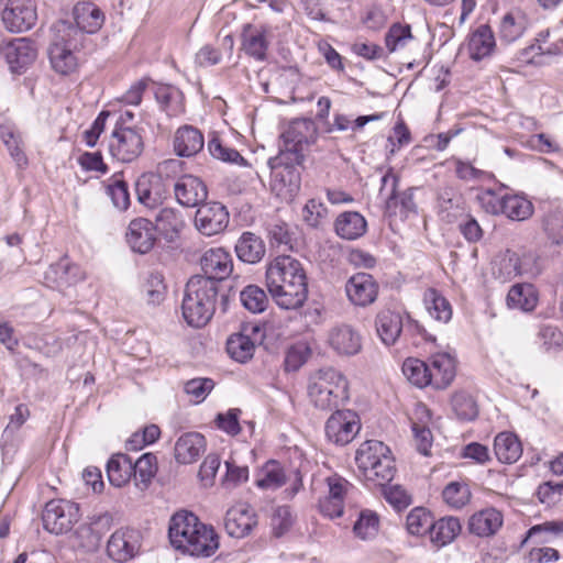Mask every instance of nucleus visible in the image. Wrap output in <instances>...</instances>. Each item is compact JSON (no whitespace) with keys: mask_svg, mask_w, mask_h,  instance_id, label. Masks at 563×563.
<instances>
[{"mask_svg":"<svg viewBox=\"0 0 563 563\" xmlns=\"http://www.w3.org/2000/svg\"><path fill=\"white\" fill-rule=\"evenodd\" d=\"M503 526V515L495 508L475 512L468 520V530L478 537H490Z\"/></svg>","mask_w":563,"mask_h":563,"instance_id":"nucleus-31","label":"nucleus"},{"mask_svg":"<svg viewBox=\"0 0 563 563\" xmlns=\"http://www.w3.org/2000/svg\"><path fill=\"white\" fill-rule=\"evenodd\" d=\"M1 49L11 71L18 74L32 65L37 55L34 43L27 37L13 38Z\"/></svg>","mask_w":563,"mask_h":563,"instance_id":"nucleus-18","label":"nucleus"},{"mask_svg":"<svg viewBox=\"0 0 563 563\" xmlns=\"http://www.w3.org/2000/svg\"><path fill=\"white\" fill-rule=\"evenodd\" d=\"M133 473L132 460L123 453L113 454L107 463V475L114 487L126 485Z\"/></svg>","mask_w":563,"mask_h":563,"instance_id":"nucleus-39","label":"nucleus"},{"mask_svg":"<svg viewBox=\"0 0 563 563\" xmlns=\"http://www.w3.org/2000/svg\"><path fill=\"white\" fill-rule=\"evenodd\" d=\"M336 234L344 240H356L367 229L365 218L356 211H345L338 216L334 222Z\"/></svg>","mask_w":563,"mask_h":563,"instance_id":"nucleus-33","label":"nucleus"},{"mask_svg":"<svg viewBox=\"0 0 563 563\" xmlns=\"http://www.w3.org/2000/svg\"><path fill=\"white\" fill-rule=\"evenodd\" d=\"M398 176L391 170L382 177L379 195L385 197L386 212L390 216L397 214L398 210L400 213L407 214L416 209L413 189L408 188L405 191L398 192Z\"/></svg>","mask_w":563,"mask_h":563,"instance_id":"nucleus-13","label":"nucleus"},{"mask_svg":"<svg viewBox=\"0 0 563 563\" xmlns=\"http://www.w3.org/2000/svg\"><path fill=\"white\" fill-rule=\"evenodd\" d=\"M376 333L380 341L387 345H394L405 329L407 333H421L422 327L405 311H397L389 308L379 310L375 317Z\"/></svg>","mask_w":563,"mask_h":563,"instance_id":"nucleus-6","label":"nucleus"},{"mask_svg":"<svg viewBox=\"0 0 563 563\" xmlns=\"http://www.w3.org/2000/svg\"><path fill=\"white\" fill-rule=\"evenodd\" d=\"M361 430V420L353 410H336L327 420L325 437L335 445H346L353 441Z\"/></svg>","mask_w":563,"mask_h":563,"instance_id":"nucleus-10","label":"nucleus"},{"mask_svg":"<svg viewBox=\"0 0 563 563\" xmlns=\"http://www.w3.org/2000/svg\"><path fill=\"white\" fill-rule=\"evenodd\" d=\"M542 229L552 244L563 246V208L545 213L542 219Z\"/></svg>","mask_w":563,"mask_h":563,"instance_id":"nucleus-50","label":"nucleus"},{"mask_svg":"<svg viewBox=\"0 0 563 563\" xmlns=\"http://www.w3.org/2000/svg\"><path fill=\"white\" fill-rule=\"evenodd\" d=\"M200 266L203 272L201 277L217 283L228 278L233 272L231 254L223 247H211L200 257Z\"/></svg>","mask_w":563,"mask_h":563,"instance_id":"nucleus-16","label":"nucleus"},{"mask_svg":"<svg viewBox=\"0 0 563 563\" xmlns=\"http://www.w3.org/2000/svg\"><path fill=\"white\" fill-rule=\"evenodd\" d=\"M390 450L382 441L367 440L363 442L355 453V463L362 476L380 461Z\"/></svg>","mask_w":563,"mask_h":563,"instance_id":"nucleus-32","label":"nucleus"},{"mask_svg":"<svg viewBox=\"0 0 563 563\" xmlns=\"http://www.w3.org/2000/svg\"><path fill=\"white\" fill-rule=\"evenodd\" d=\"M109 519L107 516H98L85 522L76 530V538L79 545L87 551H96L100 547L101 539Z\"/></svg>","mask_w":563,"mask_h":563,"instance_id":"nucleus-30","label":"nucleus"},{"mask_svg":"<svg viewBox=\"0 0 563 563\" xmlns=\"http://www.w3.org/2000/svg\"><path fill=\"white\" fill-rule=\"evenodd\" d=\"M219 286L211 279L192 276L185 289L181 311L185 321L195 328L206 325L216 311Z\"/></svg>","mask_w":563,"mask_h":563,"instance_id":"nucleus-3","label":"nucleus"},{"mask_svg":"<svg viewBox=\"0 0 563 563\" xmlns=\"http://www.w3.org/2000/svg\"><path fill=\"white\" fill-rule=\"evenodd\" d=\"M164 277L161 273L150 274L145 285L144 291L148 303L158 305L163 301L165 295Z\"/></svg>","mask_w":563,"mask_h":563,"instance_id":"nucleus-61","label":"nucleus"},{"mask_svg":"<svg viewBox=\"0 0 563 563\" xmlns=\"http://www.w3.org/2000/svg\"><path fill=\"white\" fill-rule=\"evenodd\" d=\"M80 516L78 504L65 499H53L46 503L42 520L45 530L54 534H63L73 529Z\"/></svg>","mask_w":563,"mask_h":563,"instance_id":"nucleus-8","label":"nucleus"},{"mask_svg":"<svg viewBox=\"0 0 563 563\" xmlns=\"http://www.w3.org/2000/svg\"><path fill=\"white\" fill-rule=\"evenodd\" d=\"M310 355V349L309 346L303 343L299 342L286 351L285 360H284V367L287 372H296L298 371L308 360Z\"/></svg>","mask_w":563,"mask_h":563,"instance_id":"nucleus-56","label":"nucleus"},{"mask_svg":"<svg viewBox=\"0 0 563 563\" xmlns=\"http://www.w3.org/2000/svg\"><path fill=\"white\" fill-rule=\"evenodd\" d=\"M4 27L11 33L31 30L37 21L34 0H8L1 14Z\"/></svg>","mask_w":563,"mask_h":563,"instance_id":"nucleus-11","label":"nucleus"},{"mask_svg":"<svg viewBox=\"0 0 563 563\" xmlns=\"http://www.w3.org/2000/svg\"><path fill=\"white\" fill-rule=\"evenodd\" d=\"M141 548V534L134 529H120L112 533L107 543V553L115 562L133 559Z\"/></svg>","mask_w":563,"mask_h":563,"instance_id":"nucleus-15","label":"nucleus"},{"mask_svg":"<svg viewBox=\"0 0 563 563\" xmlns=\"http://www.w3.org/2000/svg\"><path fill=\"white\" fill-rule=\"evenodd\" d=\"M412 40L409 25L394 24L386 34V46L390 52L405 47Z\"/></svg>","mask_w":563,"mask_h":563,"instance_id":"nucleus-60","label":"nucleus"},{"mask_svg":"<svg viewBox=\"0 0 563 563\" xmlns=\"http://www.w3.org/2000/svg\"><path fill=\"white\" fill-rule=\"evenodd\" d=\"M461 530L462 526L459 518L452 516L442 517L439 520H432L429 532L430 540L435 547L441 548L454 541Z\"/></svg>","mask_w":563,"mask_h":563,"instance_id":"nucleus-35","label":"nucleus"},{"mask_svg":"<svg viewBox=\"0 0 563 563\" xmlns=\"http://www.w3.org/2000/svg\"><path fill=\"white\" fill-rule=\"evenodd\" d=\"M86 38L71 23H55L54 38L48 51L52 67L62 75L73 73L77 67L76 52L84 47Z\"/></svg>","mask_w":563,"mask_h":563,"instance_id":"nucleus-4","label":"nucleus"},{"mask_svg":"<svg viewBox=\"0 0 563 563\" xmlns=\"http://www.w3.org/2000/svg\"><path fill=\"white\" fill-rule=\"evenodd\" d=\"M206 448L207 442L201 433H184L175 443V459L180 464H191L200 457Z\"/></svg>","mask_w":563,"mask_h":563,"instance_id":"nucleus-27","label":"nucleus"},{"mask_svg":"<svg viewBox=\"0 0 563 563\" xmlns=\"http://www.w3.org/2000/svg\"><path fill=\"white\" fill-rule=\"evenodd\" d=\"M494 451L499 462L512 464L520 459L522 446L517 435L511 432H501L495 438Z\"/></svg>","mask_w":563,"mask_h":563,"instance_id":"nucleus-38","label":"nucleus"},{"mask_svg":"<svg viewBox=\"0 0 563 563\" xmlns=\"http://www.w3.org/2000/svg\"><path fill=\"white\" fill-rule=\"evenodd\" d=\"M328 495L319 500L320 512L331 519L343 515L344 498L352 485L343 477L333 475L327 478Z\"/></svg>","mask_w":563,"mask_h":563,"instance_id":"nucleus-19","label":"nucleus"},{"mask_svg":"<svg viewBox=\"0 0 563 563\" xmlns=\"http://www.w3.org/2000/svg\"><path fill=\"white\" fill-rule=\"evenodd\" d=\"M402 373L407 379L419 388L431 385L427 362L419 358H407L402 364Z\"/></svg>","mask_w":563,"mask_h":563,"instance_id":"nucleus-51","label":"nucleus"},{"mask_svg":"<svg viewBox=\"0 0 563 563\" xmlns=\"http://www.w3.org/2000/svg\"><path fill=\"white\" fill-rule=\"evenodd\" d=\"M379 530V517L376 512L364 509L360 511L353 526L354 536L361 540L374 539Z\"/></svg>","mask_w":563,"mask_h":563,"instance_id":"nucleus-49","label":"nucleus"},{"mask_svg":"<svg viewBox=\"0 0 563 563\" xmlns=\"http://www.w3.org/2000/svg\"><path fill=\"white\" fill-rule=\"evenodd\" d=\"M107 192L111 197V200L115 208L120 210H126L130 206V195L128 190V184L114 175L111 178V183L107 187Z\"/></svg>","mask_w":563,"mask_h":563,"instance_id":"nucleus-59","label":"nucleus"},{"mask_svg":"<svg viewBox=\"0 0 563 563\" xmlns=\"http://www.w3.org/2000/svg\"><path fill=\"white\" fill-rule=\"evenodd\" d=\"M268 45L267 30L264 26L256 27L251 24L244 26L242 46L249 56L256 60H265Z\"/></svg>","mask_w":563,"mask_h":563,"instance_id":"nucleus-29","label":"nucleus"},{"mask_svg":"<svg viewBox=\"0 0 563 563\" xmlns=\"http://www.w3.org/2000/svg\"><path fill=\"white\" fill-rule=\"evenodd\" d=\"M538 499L548 506L554 505L563 499V482H545L537 489Z\"/></svg>","mask_w":563,"mask_h":563,"instance_id":"nucleus-63","label":"nucleus"},{"mask_svg":"<svg viewBox=\"0 0 563 563\" xmlns=\"http://www.w3.org/2000/svg\"><path fill=\"white\" fill-rule=\"evenodd\" d=\"M265 280L271 296L280 308L297 309L307 300L306 272L301 263L292 256L282 255L269 262Z\"/></svg>","mask_w":563,"mask_h":563,"instance_id":"nucleus-1","label":"nucleus"},{"mask_svg":"<svg viewBox=\"0 0 563 563\" xmlns=\"http://www.w3.org/2000/svg\"><path fill=\"white\" fill-rule=\"evenodd\" d=\"M382 117H383L382 113H376V114H371V115H361V117L356 118L354 121H352V119L345 114L335 113L334 119H333V124L329 129V131L330 132L334 131V130L346 131L349 128H352L353 130L362 129L367 123L382 119Z\"/></svg>","mask_w":563,"mask_h":563,"instance_id":"nucleus-57","label":"nucleus"},{"mask_svg":"<svg viewBox=\"0 0 563 563\" xmlns=\"http://www.w3.org/2000/svg\"><path fill=\"white\" fill-rule=\"evenodd\" d=\"M242 305L253 313L263 312L268 303L265 291L256 286L249 285L240 294Z\"/></svg>","mask_w":563,"mask_h":563,"instance_id":"nucleus-53","label":"nucleus"},{"mask_svg":"<svg viewBox=\"0 0 563 563\" xmlns=\"http://www.w3.org/2000/svg\"><path fill=\"white\" fill-rule=\"evenodd\" d=\"M144 150L140 130L115 125L109 140V151L113 158L122 163L135 161Z\"/></svg>","mask_w":563,"mask_h":563,"instance_id":"nucleus-9","label":"nucleus"},{"mask_svg":"<svg viewBox=\"0 0 563 563\" xmlns=\"http://www.w3.org/2000/svg\"><path fill=\"white\" fill-rule=\"evenodd\" d=\"M266 247L263 240L252 232H244L235 244V253L244 263H258L265 255Z\"/></svg>","mask_w":563,"mask_h":563,"instance_id":"nucleus-36","label":"nucleus"},{"mask_svg":"<svg viewBox=\"0 0 563 563\" xmlns=\"http://www.w3.org/2000/svg\"><path fill=\"white\" fill-rule=\"evenodd\" d=\"M395 473V461L390 452L380 459V461L373 466V470L366 472L363 477L375 486H385V484L389 483L394 478Z\"/></svg>","mask_w":563,"mask_h":563,"instance_id":"nucleus-48","label":"nucleus"},{"mask_svg":"<svg viewBox=\"0 0 563 563\" xmlns=\"http://www.w3.org/2000/svg\"><path fill=\"white\" fill-rule=\"evenodd\" d=\"M229 221L230 214L227 207L221 202L211 201L199 206L194 224L200 234L210 238L222 233Z\"/></svg>","mask_w":563,"mask_h":563,"instance_id":"nucleus-12","label":"nucleus"},{"mask_svg":"<svg viewBox=\"0 0 563 563\" xmlns=\"http://www.w3.org/2000/svg\"><path fill=\"white\" fill-rule=\"evenodd\" d=\"M506 300L509 308L531 311L538 298L530 284H517L509 289Z\"/></svg>","mask_w":563,"mask_h":563,"instance_id":"nucleus-43","label":"nucleus"},{"mask_svg":"<svg viewBox=\"0 0 563 563\" xmlns=\"http://www.w3.org/2000/svg\"><path fill=\"white\" fill-rule=\"evenodd\" d=\"M378 288L374 277L366 273H357L351 276L345 284L347 299L357 307H367L375 302Z\"/></svg>","mask_w":563,"mask_h":563,"instance_id":"nucleus-17","label":"nucleus"},{"mask_svg":"<svg viewBox=\"0 0 563 563\" xmlns=\"http://www.w3.org/2000/svg\"><path fill=\"white\" fill-rule=\"evenodd\" d=\"M411 429L417 450L423 455H429L433 442L431 430L427 424L415 421L411 424Z\"/></svg>","mask_w":563,"mask_h":563,"instance_id":"nucleus-64","label":"nucleus"},{"mask_svg":"<svg viewBox=\"0 0 563 563\" xmlns=\"http://www.w3.org/2000/svg\"><path fill=\"white\" fill-rule=\"evenodd\" d=\"M282 137L284 150L280 153H287L292 163L302 164L305 151L317 141L318 129L310 119H296L289 123Z\"/></svg>","mask_w":563,"mask_h":563,"instance_id":"nucleus-7","label":"nucleus"},{"mask_svg":"<svg viewBox=\"0 0 563 563\" xmlns=\"http://www.w3.org/2000/svg\"><path fill=\"white\" fill-rule=\"evenodd\" d=\"M308 394L314 407L331 410L349 399L347 380L334 368L320 369L312 376Z\"/></svg>","mask_w":563,"mask_h":563,"instance_id":"nucleus-5","label":"nucleus"},{"mask_svg":"<svg viewBox=\"0 0 563 563\" xmlns=\"http://www.w3.org/2000/svg\"><path fill=\"white\" fill-rule=\"evenodd\" d=\"M208 150L214 158L222 162L238 165L245 164V159L236 150L223 145L218 137H213L209 141Z\"/></svg>","mask_w":563,"mask_h":563,"instance_id":"nucleus-58","label":"nucleus"},{"mask_svg":"<svg viewBox=\"0 0 563 563\" xmlns=\"http://www.w3.org/2000/svg\"><path fill=\"white\" fill-rule=\"evenodd\" d=\"M528 26V19L525 13L519 10L506 13L500 22V38L507 43H511L520 38Z\"/></svg>","mask_w":563,"mask_h":563,"instance_id":"nucleus-41","label":"nucleus"},{"mask_svg":"<svg viewBox=\"0 0 563 563\" xmlns=\"http://www.w3.org/2000/svg\"><path fill=\"white\" fill-rule=\"evenodd\" d=\"M286 482L284 468L276 461H268L256 476V485L263 489H277Z\"/></svg>","mask_w":563,"mask_h":563,"instance_id":"nucleus-47","label":"nucleus"},{"mask_svg":"<svg viewBox=\"0 0 563 563\" xmlns=\"http://www.w3.org/2000/svg\"><path fill=\"white\" fill-rule=\"evenodd\" d=\"M256 523L254 511L246 505H239L227 511L224 528L231 537L243 538L251 532Z\"/></svg>","mask_w":563,"mask_h":563,"instance_id":"nucleus-26","label":"nucleus"},{"mask_svg":"<svg viewBox=\"0 0 563 563\" xmlns=\"http://www.w3.org/2000/svg\"><path fill=\"white\" fill-rule=\"evenodd\" d=\"M155 229L166 239L174 240L183 231L185 220L179 210L175 208H163L155 217Z\"/></svg>","mask_w":563,"mask_h":563,"instance_id":"nucleus-40","label":"nucleus"},{"mask_svg":"<svg viewBox=\"0 0 563 563\" xmlns=\"http://www.w3.org/2000/svg\"><path fill=\"white\" fill-rule=\"evenodd\" d=\"M423 301L429 314L443 323H446L452 318V307L449 300L442 296L434 288H429L426 290L423 296Z\"/></svg>","mask_w":563,"mask_h":563,"instance_id":"nucleus-42","label":"nucleus"},{"mask_svg":"<svg viewBox=\"0 0 563 563\" xmlns=\"http://www.w3.org/2000/svg\"><path fill=\"white\" fill-rule=\"evenodd\" d=\"M442 497L449 506L460 509L470 501L471 490L465 483L451 482L444 487Z\"/></svg>","mask_w":563,"mask_h":563,"instance_id":"nucleus-55","label":"nucleus"},{"mask_svg":"<svg viewBox=\"0 0 563 563\" xmlns=\"http://www.w3.org/2000/svg\"><path fill=\"white\" fill-rule=\"evenodd\" d=\"M452 409L455 416L463 421H472L478 415V408L474 398L463 391L453 395Z\"/></svg>","mask_w":563,"mask_h":563,"instance_id":"nucleus-54","label":"nucleus"},{"mask_svg":"<svg viewBox=\"0 0 563 563\" xmlns=\"http://www.w3.org/2000/svg\"><path fill=\"white\" fill-rule=\"evenodd\" d=\"M361 335L349 324H338L328 332L329 345L341 355H354L362 346Z\"/></svg>","mask_w":563,"mask_h":563,"instance_id":"nucleus-24","label":"nucleus"},{"mask_svg":"<svg viewBox=\"0 0 563 563\" xmlns=\"http://www.w3.org/2000/svg\"><path fill=\"white\" fill-rule=\"evenodd\" d=\"M432 520L431 514L426 508L417 507L408 514L406 527L410 534L423 536L430 532Z\"/></svg>","mask_w":563,"mask_h":563,"instance_id":"nucleus-52","label":"nucleus"},{"mask_svg":"<svg viewBox=\"0 0 563 563\" xmlns=\"http://www.w3.org/2000/svg\"><path fill=\"white\" fill-rule=\"evenodd\" d=\"M496 46L494 33L489 25H479L470 36L468 51L474 60H481L492 54Z\"/></svg>","mask_w":563,"mask_h":563,"instance_id":"nucleus-37","label":"nucleus"},{"mask_svg":"<svg viewBox=\"0 0 563 563\" xmlns=\"http://www.w3.org/2000/svg\"><path fill=\"white\" fill-rule=\"evenodd\" d=\"M135 485L141 489H146L157 472V459L152 453H145L132 462Z\"/></svg>","mask_w":563,"mask_h":563,"instance_id":"nucleus-44","label":"nucleus"},{"mask_svg":"<svg viewBox=\"0 0 563 563\" xmlns=\"http://www.w3.org/2000/svg\"><path fill=\"white\" fill-rule=\"evenodd\" d=\"M154 96L162 111L168 117H178L185 112L184 95L177 87L158 85Z\"/></svg>","mask_w":563,"mask_h":563,"instance_id":"nucleus-34","label":"nucleus"},{"mask_svg":"<svg viewBox=\"0 0 563 563\" xmlns=\"http://www.w3.org/2000/svg\"><path fill=\"white\" fill-rule=\"evenodd\" d=\"M228 354L240 363L251 360L255 352V343L244 333H234L227 341Z\"/></svg>","mask_w":563,"mask_h":563,"instance_id":"nucleus-45","label":"nucleus"},{"mask_svg":"<svg viewBox=\"0 0 563 563\" xmlns=\"http://www.w3.org/2000/svg\"><path fill=\"white\" fill-rule=\"evenodd\" d=\"M73 16L76 23L73 26L85 36L96 33L104 23V13L90 1L78 2L73 9Z\"/></svg>","mask_w":563,"mask_h":563,"instance_id":"nucleus-25","label":"nucleus"},{"mask_svg":"<svg viewBox=\"0 0 563 563\" xmlns=\"http://www.w3.org/2000/svg\"><path fill=\"white\" fill-rule=\"evenodd\" d=\"M173 145L178 156L190 157L203 148L205 139L197 128L183 125L175 132Z\"/></svg>","mask_w":563,"mask_h":563,"instance_id":"nucleus-28","label":"nucleus"},{"mask_svg":"<svg viewBox=\"0 0 563 563\" xmlns=\"http://www.w3.org/2000/svg\"><path fill=\"white\" fill-rule=\"evenodd\" d=\"M44 279L48 287L62 289L84 279V272L78 265L62 258L48 267Z\"/></svg>","mask_w":563,"mask_h":563,"instance_id":"nucleus-23","label":"nucleus"},{"mask_svg":"<svg viewBox=\"0 0 563 563\" xmlns=\"http://www.w3.org/2000/svg\"><path fill=\"white\" fill-rule=\"evenodd\" d=\"M481 208L489 214H503L505 195L500 196L492 189H486L477 195Z\"/></svg>","mask_w":563,"mask_h":563,"instance_id":"nucleus-62","label":"nucleus"},{"mask_svg":"<svg viewBox=\"0 0 563 563\" xmlns=\"http://www.w3.org/2000/svg\"><path fill=\"white\" fill-rule=\"evenodd\" d=\"M533 213V205L519 195H505L503 214L510 220L523 221Z\"/></svg>","mask_w":563,"mask_h":563,"instance_id":"nucleus-46","label":"nucleus"},{"mask_svg":"<svg viewBox=\"0 0 563 563\" xmlns=\"http://www.w3.org/2000/svg\"><path fill=\"white\" fill-rule=\"evenodd\" d=\"M287 153H279L267 162L273 177V186L279 192L292 195L300 188L299 164L292 163Z\"/></svg>","mask_w":563,"mask_h":563,"instance_id":"nucleus-14","label":"nucleus"},{"mask_svg":"<svg viewBox=\"0 0 563 563\" xmlns=\"http://www.w3.org/2000/svg\"><path fill=\"white\" fill-rule=\"evenodd\" d=\"M125 238L133 252L146 254L156 242L155 225L145 218H136L130 222Z\"/></svg>","mask_w":563,"mask_h":563,"instance_id":"nucleus-21","label":"nucleus"},{"mask_svg":"<svg viewBox=\"0 0 563 563\" xmlns=\"http://www.w3.org/2000/svg\"><path fill=\"white\" fill-rule=\"evenodd\" d=\"M431 386L437 389L446 388L454 379L456 374L455 360L449 353L432 354L428 362Z\"/></svg>","mask_w":563,"mask_h":563,"instance_id":"nucleus-22","label":"nucleus"},{"mask_svg":"<svg viewBox=\"0 0 563 563\" xmlns=\"http://www.w3.org/2000/svg\"><path fill=\"white\" fill-rule=\"evenodd\" d=\"M174 194L179 205L188 208H199L208 197V189L200 178L192 175H183L174 184Z\"/></svg>","mask_w":563,"mask_h":563,"instance_id":"nucleus-20","label":"nucleus"},{"mask_svg":"<svg viewBox=\"0 0 563 563\" xmlns=\"http://www.w3.org/2000/svg\"><path fill=\"white\" fill-rule=\"evenodd\" d=\"M170 544L177 551L192 556L209 558L219 548L218 536L192 512L181 510L173 515L168 527Z\"/></svg>","mask_w":563,"mask_h":563,"instance_id":"nucleus-2","label":"nucleus"}]
</instances>
